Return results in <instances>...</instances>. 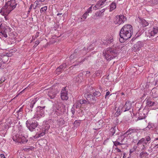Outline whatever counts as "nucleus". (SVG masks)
<instances>
[{
  "label": "nucleus",
  "mask_w": 158,
  "mask_h": 158,
  "mask_svg": "<svg viewBox=\"0 0 158 158\" xmlns=\"http://www.w3.org/2000/svg\"><path fill=\"white\" fill-rule=\"evenodd\" d=\"M153 126L154 125L153 124L149 123H148V124L146 127L147 129H150L151 128H153Z\"/></svg>",
  "instance_id": "obj_42"
},
{
  "label": "nucleus",
  "mask_w": 158,
  "mask_h": 158,
  "mask_svg": "<svg viewBox=\"0 0 158 158\" xmlns=\"http://www.w3.org/2000/svg\"><path fill=\"white\" fill-rule=\"evenodd\" d=\"M68 91L65 89V88H63L61 91L60 97L63 100H67L68 99Z\"/></svg>",
  "instance_id": "obj_12"
},
{
  "label": "nucleus",
  "mask_w": 158,
  "mask_h": 158,
  "mask_svg": "<svg viewBox=\"0 0 158 158\" xmlns=\"http://www.w3.org/2000/svg\"><path fill=\"white\" fill-rule=\"evenodd\" d=\"M80 105L81 104L80 103V102H78L77 103L76 108H77L79 107L80 106Z\"/></svg>",
  "instance_id": "obj_53"
},
{
  "label": "nucleus",
  "mask_w": 158,
  "mask_h": 158,
  "mask_svg": "<svg viewBox=\"0 0 158 158\" xmlns=\"http://www.w3.org/2000/svg\"><path fill=\"white\" fill-rule=\"evenodd\" d=\"M155 149H157L158 148V144L156 145L154 147Z\"/></svg>",
  "instance_id": "obj_59"
},
{
  "label": "nucleus",
  "mask_w": 158,
  "mask_h": 158,
  "mask_svg": "<svg viewBox=\"0 0 158 158\" xmlns=\"http://www.w3.org/2000/svg\"><path fill=\"white\" fill-rule=\"evenodd\" d=\"M92 6L90 7L85 12H86L88 14L89 13H90L91 11L92 10Z\"/></svg>",
  "instance_id": "obj_47"
},
{
  "label": "nucleus",
  "mask_w": 158,
  "mask_h": 158,
  "mask_svg": "<svg viewBox=\"0 0 158 158\" xmlns=\"http://www.w3.org/2000/svg\"><path fill=\"white\" fill-rule=\"evenodd\" d=\"M120 106L117 109V111L115 113V115L116 116H118L122 112H123V111L122 109H120Z\"/></svg>",
  "instance_id": "obj_34"
},
{
  "label": "nucleus",
  "mask_w": 158,
  "mask_h": 158,
  "mask_svg": "<svg viewBox=\"0 0 158 158\" xmlns=\"http://www.w3.org/2000/svg\"><path fill=\"white\" fill-rule=\"evenodd\" d=\"M87 15H88V14L86 12H85L83 15L82 17L84 19H86L87 18Z\"/></svg>",
  "instance_id": "obj_48"
},
{
  "label": "nucleus",
  "mask_w": 158,
  "mask_h": 158,
  "mask_svg": "<svg viewBox=\"0 0 158 158\" xmlns=\"http://www.w3.org/2000/svg\"><path fill=\"white\" fill-rule=\"evenodd\" d=\"M32 6H33L32 4H31L30 5V6L29 9L28 11V12H27L28 13H29L30 12L31 10L32 9Z\"/></svg>",
  "instance_id": "obj_49"
},
{
  "label": "nucleus",
  "mask_w": 158,
  "mask_h": 158,
  "mask_svg": "<svg viewBox=\"0 0 158 158\" xmlns=\"http://www.w3.org/2000/svg\"><path fill=\"white\" fill-rule=\"evenodd\" d=\"M5 19L6 20H8V18L6 16H5L4 17Z\"/></svg>",
  "instance_id": "obj_61"
},
{
  "label": "nucleus",
  "mask_w": 158,
  "mask_h": 158,
  "mask_svg": "<svg viewBox=\"0 0 158 158\" xmlns=\"http://www.w3.org/2000/svg\"><path fill=\"white\" fill-rule=\"evenodd\" d=\"M39 0L41 2H44L45 1V0Z\"/></svg>",
  "instance_id": "obj_63"
},
{
  "label": "nucleus",
  "mask_w": 158,
  "mask_h": 158,
  "mask_svg": "<svg viewBox=\"0 0 158 158\" xmlns=\"http://www.w3.org/2000/svg\"><path fill=\"white\" fill-rule=\"evenodd\" d=\"M66 65L67 64L66 63H63L60 65V66L59 67V68L63 71L66 68Z\"/></svg>",
  "instance_id": "obj_39"
},
{
  "label": "nucleus",
  "mask_w": 158,
  "mask_h": 158,
  "mask_svg": "<svg viewBox=\"0 0 158 158\" xmlns=\"http://www.w3.org/2000/svg\"><path fill=\"white\" fill-rule=\"evenodd\" d=\"M127 20L126 18L123 15L116 16L114 18V22L115 24L119 25L123 23Z\"/></svg>",
  "instance_id": "obj_8"
},
{
  "label": "nucleus",
  "mask_w": 158,
  "mask_h": 158,
  "mask_svg": "<svg viewBox=\"0 0 158 158\" xmlns=\"http://www.w3.org/2000/svg\"><path fill=\"white\" fill-rule=\"evenodd\" d=\"M105 11V9H103L100 10H98L95 13V16L96 17H101L103 16L104 12Z\"/></svg>",
  "instance_id": "obj_21"
},
{
  "label": "nucleus",
  "mask_w": 158,
  "mask_h": 158,
  "mask_svg": "<svg viewBox=\"0 0 158 158\" xmlns=\"http://www.w3.org/2000/svg\"><path fill=\"white\" fill-rule=\"evenodd\" d=\"M158 32V27H154L153 29L148 31L149 37L151 38L154 36Z\"/></svg>",
  "instance_id": "obj_15"
},
{
  "label": "nucleus",
  "mask_w": 158,
  "mask_h": 158,
  "mask_svg": "<svg viewBox=\"0 0 158 158\" xmlns=\"http://www.w3.org/2000/svg\"><path fill=\"white\" fill-rule=\"evenodd\" d=\"M47 8L48 7L46 6H44V7L41 8L40 10V13L42 15H44L45 14L46 11L47 9Z\"/></svg>",
  "instance_id": "obj_31"
},
{
  "label": "nucleus",
  "mask_w": 158,
  "mask_h": 158,
  "mask_svg": "<svg viewBox=\"0 0 158 158\" xmlns=\"http://www.w3.org/2000/svg\"><path fill=\"white\" fill-rule=\"evenodd\" d=\"M39 33L38 32H36V33L32 37V39H33V40H34L35 39L37 38L39 36Z\"/></svg>",
  "instance_id": "obj_44"
},
{
  "label": "nucleus",
  "mask_w": 158,
  "mask_h": 158,
  "mask_svg": "<svg viewBox=\"0 0 158 158\" xmlns=\"http://www.w3.org/2000/svg\"><path fill=\"white\" fill-rule=\"evenodd\" d=\"M10 54H9L8 55H1V57H2V58H0V67L4 63V62L3 61H5L4 60V59H5L6 60H7L8 59V56H9V55Z\"/></svg>",
  "instance_id": "obj_19"
},
{
  "label": "nucleus",
  "mask_w": 158,
  "mask_h": 158,
  "mask_svg": "<svg viewBox=\"0 0 158 158\" xmlns=\"http://www.w3.org/2000/svg\"><path fill=\"white\" fill-rule=\"evenodd\" d=\"M81 51H79V49H77L75 50L74 53L71 55L69 58L71 61L79 57L80 55Z\"/></svg>",
  "instance_id": "obj_14"
},
{
  "label": "nucleus",
  "mask_w": 158,
  "mask_h": 158,
  "mask_svg": "<svg viewBox=\"0 0 158 158\" xmlns=\"http://www.w3.org/2000/svg\"><path fill=\"white\" fill-rule=\"evenodd\" d=\"M62 13H58L57 14V15L59 16V15H62Z\"/></svg>",
  "instance_id": "obj_62"
},
{
  "label": "nucleus",
  "mask_w": 158,
  "mask_h": 158,
  "mask_svg": "<svg viewBox=\"0 0 158 158\" xmlns=\"http://www.w3.org/2000/svg\"><path fill=\"white\" fill-rule=\"evenodd\" d=\"M137 147L136 145H134L132 148L135 151L137 148Z\"/></svg>",
  "instance_id": "obj_55"
},
{
  "label": "nucleus",
  "mask_w": 158,
  "mask_h": 158,
  "mask_svg": "<svg viewBox=\"0 0 158 158\" xmlns=\"http://www.w3.org/2000/svg\"><path fill=\"white\" fill-rule=\"evenodd\" d=\"M0 156L1 158H6L5 155L3 154H0Z\"/></svg>",
  "instance_id": "obj_54"
},
{
  "label": "nucleus",
  "mask_w": 158,
  "mask_h": 158,
  "mask_svg": "<svg viewBox=\"0 0 158 158\" xmlns=\"http://www.w3.org/2000/svg\"><path fill=\"white\" fill-rule=\"evenodd\" d=\"M56 71L57 72H58V73H60V72H61L62 71V70H61L59 68V67L56 70Z\"/></svg>",
  "instance_id": "obj_51"
},
{
  "label": "nucleus",
  "mask_w": 158,
  "mask_h": 158,
  "mask_svg": "<svg viewBox=\"0 0 158 158\" xmlns=\"http://www.w3.org/2000/svg\"><path fill=\"white\" fill-rule=\"evenodd\" d=\"M53 108L59 116L62 115L65 110V106L62 103L56 104Z\"/></svg>",
  "instance_id": "obj_6"
},
{
  "label": "nucleus",
  "mask_w": 158,
  "mask_h": 158,
  "mask_svg": "<svg viewBox=\"0 0 158 158\" xmlns=\"http://www.w3.org/2000/svg\"><path fill=\"white\" fill-rule=\"evenodd\" d=\"M81 123V120H76L75 121L74 125L75 127H78L80 125V123Z\"/></svg>",
  "instance_id": "obj_38"
},
{
  "label": "nucleus",
  "mask_w": 158,
  "mask_h": 158,
  "mask_svg": "<svg viewBox=\"0 0 158 158\" xmlns=\"http://www.w3.org/2000/svg\"><path fill=\"white\" fill-rule=\"evenodd\" d=\"M154 3L157 4L158 3V0H154Z\"/></svg>",
  "instance_id": "obj_60"
},
{
  "label": "nucleus",
  "mask_w": 158,
  "mask_h": 158,
  "mask_svg": "<svg viewBox=\"0 0 158 158\" xmlns=\"http://www.w3.org/2000/svg\"><path fill=\"white\" fill-rule=\"evenodd\" d=\"M46 133V132L43 130L42 132L38 134H37L36 135H35L34 136V138L35 139H36L37 138H39V137H40L42 136H43L45 135Z\"/></svg>",
  "instance_id": "obj_25"
},
{
  "label": "nucleus",
  "mask_w": 158,
  "mask_h": 158,
  "mask_svg": "<svg viewBox=\"0 0 158 158\" xmlns=\"http://www.w3.org/2000/svg\"><path fill=\"white\" fill-rule=\"evenodd\" d=\"M155 103V102H152L150 100L148 101L147 102V104L149 106H153Z\"/></svg>",
  "instance_id": "obj_40"
},
{
  "label": "nucleus",
  "mask_w": 158,
  "mask_h": 158,
  "mask_svg": "<svg viewBox=\"0 0 158 158\" xmlns=\"http://www.w3.org/2000/svg\"><path fill=\"white\" fill-rule=\"evenodd\" d=\"M134 151H135L134 150H133L132 148H131L130 150V154L132 152H133Z\"/></svg>",
  "instance_id": "obj_58"
},
{
  "label": "nucleus",
  "mask_w": 158,
  "mask_h": 158,
  "mask_svg": "<svg viewBox=\"0 0 158 158\" xmlns=\"http://www.w3.org/2000/svg\"><path fill=\"white\" fill-rule=\"evenodd\" d=\"M141 23L143 27L148 26L149 24L148 23L145 19L142 20L141 21Z\"/></svg>",
  "instance_id": "obj_35"
},
{
  "label": "nucleus",
  "mask_w": 158,
  "mask_h": 158,
  "mask_svg": "<svg viewBox=\"0 0 158 158\" xmlns=\"http://www.w3.org/2000/svg\"><path fill=\"white\" fill-rule=\"evenodd\" d=\"M43 130L44 131L47 132L48 131V130L49 129L50 127V126L49 124L47 123H45L43 126Z\"/></svg>",
  "instance_id": "obj_24"
},
{
  "label": "nucleus",
  "mask_w": 158,
  "mask_h": 158,
  "mask_svg": "<svg viewBox=\"0 0 158 158\" xmlns=\"http://www.w3.org/2000/svg\"><path fill=\"white\" fill-rule=\"evenodd\" d=\"M34 148L33 147H30L29 146H27L24 148L23 150L26 151L28 152L30 150H32L34 149Z\"/></svg>",
  "instance_id": "obj_37"
},
{
  "label": "nucleus",
  "mask_w": 158,
  "mask_h": 158,
  "mask_svg": "<svg viewBox=\"0 0 158 158\" xmlns=\"http://www.w3.org/2000/svg\"><path fill=\"white\" fill-rule=\"evenodd\" d=\"M93 95L96 98L100 96L101 95V94L100 92L98 91H96L93 94Z\"/></svg>",
  "instance_id": "obj_36"
},
{
  "label": "nucleus",
  "mask_w": 158,
  "mask_h": 158,
  "mask_svg": "<svg viewBox=\"0 0 158 158\" xmlns=\"http://www.w3.org/2000/svg\"><path fill=\"white\" fill-rule=\"evenodd\" d=\"M103 55L107 60H110L117 56V51L115 49L108 48L103 52Z\"/></svg>",
  "instance_id": "obj_3"
},
{
  "label": "nucleus",
  "mask_w": 158,
  "mask_h": 158,
  "mask_svg": "<svg viewBox=\"0 0 158 158\" xmlns=\"http://www.w3.org/2000/svg\"><path fill=\"white\" fill-rule=\"evenodd\" d=\"M133 27L131 25H124L121 29L119 32L120 42L123 43L130 38L133 35Z\"/></svg>",
  "instance_id": "obj_1"
},
{
  "label": "nucleus",
  "mask_w": 158,
  "mask_h": 158,
  "mask_svg": "<svg viewBox=\"0 0 158 158\" xmlns=\"http://www.w3.org/2000/svg\"><path fill=\"white\" fill-rule=\"evenodd\" d=\"M85 97L87 100L89 101L90 102H92L91 103L93 104L96 103L98 101V99L93 95L91 94H85Z\"/></svg>",
  "instance_id": "obj_11"
},
{
  "label": "nucleus",
  "mask_w": 158,
  "mask_h": 158,
  "mask_svg": "<svg viewBox=\"0 0 158 158\" xmlns=\"http://www.w3.org/2000/svg\"><path fill=\"white\" fill-rule=\"evenodd\" d=\"M110 94V92L109 91H108L107 92H106V94L105 95V98H106V97L107 96H108V95H109Z\"/></svg>",
  "instance_id": "obj_56"
},
{
  "label": "nucleus",
  "mask_w": 158,
  "mask_h": 158,
  "mask_svg": "<svg viewBox=\"0 0 158 158\" xmlns=\"http://www.w3.org/2000/svg\"><path fill=\"white\" fill-rule=\"evenodd\" d=\"M71 112L72 114H73V115H74V114H75V108L74 107V105H73V106L72 107L71 110Z\"/></svg>",
  "instance_id": "obj_45"
},
{
  "label": "nucleus",
  "mask_w": 158,
  "mask_h": 158,
  "mask_svg": "<svg viewBox=\"0 0 158 158\" xmlns=\"http://www.w3.org/2000/svg\"><path fill=\"white\" fill-rule=\"evenodd\" d=\"M56 112V111L53 109L52 112L50 113L49 115L50 116H51V117L53 118H55L57 117V116H59V115H57V114Z\"/></svg>",
  "instance_id": "obj_29"
},
{
  "label": "nucleus",
  "mask_w": 158,
  "mask_h": 158,
  "mask_svg": "<svg viewBox=\"0 0 158 158\" xmlns=\"http://www.w3.org/2000/svg\"><path fill=\"white\" fill-rule=\"evenodd\" d=\"M143 43L140 41L137 42L134 45V48L136 50H139L140 48L143 46Z\"/></svg>",
  "instance_id": "obj_18"
},
{
  "label": "nucleus",
  "mask_w": 158,
  "mask_h": 158,
  "mask_svg": "<svg viewBox=\"0 0 158 158\" xmlns=\"http://www.w3.org/2000/svg\"><path fill=\"white\" fill-rule=\"evenodd\" d=\"M114 146L116 147H117V146L118 145H121L122 144V143H121L117 141L114 142Z\"/></svg>",
  "instance_id": "obj_43"
},
{
  "label": "nucleus",
  "mask_w": 158,
  "mask_h": 158,
  "mask_svg": "<svg viewBox=\"0 0 158 158\" xmlns=\"http://www.w3.org/2000/svg\"><path fill=\"white\" fill-rule=\"evenodd\" d=\"M116 8V5L115 3L113 2L110 5V6L109 9L110 11H111L113 10H114Z\"/></svg>",
  "instance_id": "obj_33"
},
{
  "label": "nucleus",
  "mask_w": 158,
  "mask_h": 158,
  "mask_svg": "<svg viewBox=\"0 0 158 158\" xmlns=\"http://www.w3.org/2000/svg\"><path fill=\"white\" fill-rule=\"evenodd\" d=\"M148 151L150 152H151L152 151L151 149V150L148 149Z\"/></svg>",
  "instance_id": "obj_64"
},
{
  "label": "nucleus",
  "mask_w": 158,
  "mask_h": 158,
  "mask_svg": "<svg viewBox=\"0 0 158 158\" xmlns=\"http://www.w3.org/2000/svg\"><path fill=\"white\" fill-rule=\"evenodd\" d=\"M56 94L52 90L51 92H48V95L49 97V99H54L55 97Z\"/></svg>",
  "instance_id": "obj_22"
},
{
  "label": "nucleus",
  "mask_w": 158,
  "mask_h": 158,
  "mask_svg": "<svg viewBox=\"0 0 158 158\" xmlns=\"http://www.w3.org/2000/svg\"><path fill=\"white\" fill-rule=\"evenodd\" d=\"M36 103L35 101L32 100L30 104L28 105L26 111L28 112H32V108L34 106V105Z\"/></svg>",
  "instance_id": "obj_17"
},
{
  "label": "nucleus",
  "mask_w": 158,
  "mask_h": 158,
  "mask_svg": "<svg viewBox=\"0 0 158 158\" xmlns=\"http://www.w3.org/2000/svg\"><path fill=\"white\" fill-rule=\"evenodd\" d=\"M114 148L116 150V151L117 152H121V150L119 148H117V147H116V148L114 147Z\"/></svg>",
  "instance_id": "obj_50"
},
{
  "label": "nucleus",
  "mask_w": 158,
  "mask_h": 158,
  "mask_svg": "<svg viewBox=\"0 0 158 158\" xmlns=\"http://www.w3.org/2000/svg\"><path fill=\"white\" fill-rule=\"evenodd\" d=\"M79 102L81 105L86 103L89 104H91V103L89 101L84 99L80 100Z\"/></svg>",
  "instance_id": "obj_30"
},
{
  "label": "nucleus",
  "mask_w": 158,
  "mask_h": 158,
  "mask_svg": "<svg viewBox=\"0 0 158 158\" xmlns=\"http://www.w3.org/2000/svg\"><path fill=\"white\" fill-rule=\"evenodd\" d=\"M142 113H140L139 114L141 115V116L140 115L138 117L137 119L136 120V121L142 120L145 118L146 117V114H145L144 113H143V115H142Z\"/></svg>",
  "instance_id": "obj_32"
},
{
  "label": "nucleus",
  "mask_w": 158,
  "mask_h": 158,
  "mask_svg": "<svg viewBox=\"0 0 158 158\" xmlns=\"http://www.w3.org/2000/svg\"><path fill=\"white\" fill-rule=\"evenodd\" d=\"M116 129V127H114L111 128L110 129L109 133V134L110 136H112L114 135V134H115V132Z\"/></svg>",
  "instance_id": "obj_28"
},
{
  "label": "nucleus",
  "mask_w": 158,
  "mask_h": 158,
  "mask_svg": "<svg viewBox=\"0 0 158 158\" xmlns=\"http://www.w3.org/2000/svg\"><path fill=\"white\" fill-rule=\"evenodd\" d=\"M151 138L149 136H146L144 138H142L139 140L137 143L138 146L140 145L143 146H146L148 143H150L151 140Z\"/></svg>",
  "instance_id": "obj_9"
},
{
  "label": "nucleus",
  "mask_w": 158,
  "mask_h": 158,
  "mask_svg": "<svg viewBox=\"0 0 158 158\" xmlns=\"http://www.w3.org/2000/svg\"><path fill=\"white\" fill-rule=\"evenodd\" d=\"M148 155L149 154L147 152H142L140 153L139 157L140 158H142L143 157H148Z\"/></svg>",
  "instance_id": "obj_27"
},
{
  "label": "nucleus",
  "mask_w": 158,
  "mask_h": 158,
  "mask_svg": "<svg viewBox=\"0 0 158 158\" xmlns=\"http://www.w3.org/2000/svg\"><path fill=\"white\" fill-rule=\"evenodd\" d=\"M40 41L39 40H37L35 42V44L34 45L33 47L34 48L36 47L37 45L39 44Z\"/></svg>",
  "instance_id": "obj_46"
},
{
  "label": "nucleus",
  "mask_w": 158,
  "mask_h": 158,
  "mask_svg": "<svg viewBox=\"0 0 158 158\" xmlns=\"http://www.w3.org/2000/svg\"><path fill=\"white\" fill-rule=\"evenodd\" d=\"M27 138V136H25L21 132L13 137V139L14 141L23 144H25L27 142L28 139Z\"/></svg>",
  "instance_id": "obj_4"
},
{
  "label": "nucleus",
  "mask_w": 158,
  "mask_h": 158,
  "mask_svg": "<svg viewBox=\"0 0 158 158\" xmlns=\"http://www.w3.org/2000/svg\"><path fill=\"white\" fill-rule=\"evenodd\" d=\"M7 29L4 26L1 24L0 25V35L6 38L7 37Z\"/></svg>",
  "instance_id": "obj_13"
},
{
  "label": "nucleus",
  "mask_w": 158,
  "mask_h": 158,
  "mask_svg": "<svg viewBox=\"0 0 158 158\" xmlns=\"http://www.w3.org/2000/svg\"><path fill=\"white\" fill-rule=\"evenodd\" d=\"M86 77H89L90 75V72L88 71H86Z\"/></svg>",
  "instance_id": "obj_52"
},
{
  "label": "nucleus",
  "mask_w": 158,
  "mask_h": 158,
  "mask_svg": "<svg viewBox=\"0 0 158 158\" xmlns=\"http://www.w3.org/2000/svg\"><path fill=\"white\" fill-rule=\"evenodd\" d=\"M26 124L27 127L31 131H34L35 128L37 127L38 125L37 122H31L28 120L26 121Z\"/></svg>",
  "instance_id": "obj_7"
},
{
  "label": "nucleus",
  "mask_w": 158,
  "mask_h": 158,
  "mask_svg": "<svg viewBox=\"0 0 158 158\" xmlns=\"http://www.w3.org/2000/svg\"><path fill=\"white\" fill-rule=\"evenodd\" d=\"M45 106H38L36 108V112L33 116L34 118H40L44 116Z\"/></svg>",
  "instance_id": "obj_5"
},
{
  "label": "nucleus",
  "mask_w": 158,
  "mask_h": 158,
  "mask_svg": "<svg viewBox=\"0 0 158 158\" xmlns=\"http://www.w3.org/2000/svg\"><path fill=\"white\" fill-rule=\"evenodd\" d=\"M106 41L107 43H104V42H103L104 43L106 44H110L113 41V37L111 36H107L106 38Z\"/></svg>",
  "instance_id": "obj_20"
},
{
  "label": "nucleus",
  "mask_w": 158,
  "mask_h": 158,
  "mask_svg": "<svg viewBox=\"0 0 158 158\" xmlns=\"http://www.w3.org/2000/svg\"><path fill=\"white\" fill-rule=\"evenodd\" d=\"M23 110V107H21L19 110L17 111V113H18V114L19 115H21L22 114V111Z\"/></svg>",
  "instance_id": "obj_41"
},
{
  "label": "nucleus",
  "mask_w": 158,
  "mask_h": 158,
  "mask_svg": "<svg viewBox=\"0 0 158 158\" xmlns=\"http://www.w3.org/2000/svg\"><path fill=\"white\" fill-rule=\"evenodd\" d=\"M140 129H137L130 128L125 133V134L127 135H133L134 133H139L140 132Z\"/></svg>",
  "instance_id": "obj_16"
},
{
  "label": "nucleus",
  "mask_w": 158,
  "mask_h": 158,
  "mask_svg": "<svg viewBox=\"0 0 158 158\" xmlns=\"http://www.w3.org/2000/svg\"><path fill=\"white\" fill-rule=\"evenodd\" d=\"M146 149V146H144V145L143 146V147L142 148V150H143V151H144V150H145Z\"/></svg>",
  "instance_id": "obj_57"
},
{
  "label": "nucleus",
  "mask_w": 158,
  "mask_h": 158,
  "mask_svg": "<svg viewBox=\"0 0 158 158\" xmlns=\"http://www.w3.org/2000/svg\"><path fill=\"white\" fill-rule=\"evenodd\" d=\"M132 107L131 102L129 101H127L124 106L122 105L120 106V109H122L123 112L128 111L130 110Z\"/></svg>",
  "instance_id": "obj_10"
},
{
  "label": "nucleus",
  "mask_w": 158,
  "mask_h": 158,
  "mask_svg": "<svg viewBox=\"0 0 158 158\" xmlns=\"http://www.w3.org/2000/svg\"><path fill=\"white\" fill-rule=\"evenodd\" d=\"M94 48V45L93 44H91L89 45V46L88 47V48H87V49L85 47L83 49V51H85V52L84 53V54H86L87 52H88V51H90L91 50H92Z\"/></svg>",
  "instance_id": "obj_23"
},
{
  "label": "nucleus",
  "mask_w": 158,
  "mask_h": 158,
  "mask_svg": "<svg viewBox=\"0 0 158 158\" xmlns=\"http://www.w3.org/2000/svg\"><path fill=\"white\" fill-rule=\"evenodd\" d=\"M17 5L15 0L8 1L1 9V12L5 15L8 14L16 7Z\"/></svg>",
  "instance_id": "obj_2"
},
{
  "label": "nucleus",
  "mask_w": 158,
  "mask_h": 158,
  "mask_svg": "<svg viewBox=\"0 0 158 158\" xmlns=\"http://www.w3.org/2000/svg\"><path fill=\"white\" fill-rule=\"evenodd\" d=\"M65 122L62 118H60L57 120V124L59 126H61L65 124Z\"/></svg>",
  "instance_id": "obj_26"
}]
</instances>
